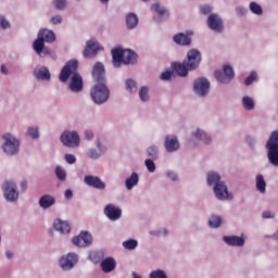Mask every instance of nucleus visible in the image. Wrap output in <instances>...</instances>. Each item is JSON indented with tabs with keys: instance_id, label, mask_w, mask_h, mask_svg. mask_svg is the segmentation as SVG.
Listing matches in <instances>:
<instances>
[{
	"instance_id": "obj_1",
	"label": "nucleus",
	"mask_w": 278,
	"mask_h": 278,
	"mask_svg": "<svg viewBox=\"0 0 278 278\" xmlns=\"http://www.w3.org/2000/svg\"><path fill=\"white\" fill-rule=\"evenodd\" d=\"M77 68H79V62L71 60L61 70L59 76L60 81L63 84H66L70 79L68 88L74 93H79L84 90V78L77 73Z\"/></svg>"
},
{
	"instance_id": "obj_2",
	"label": "nucleus",
	"mask_w": 278,
	"mask_h": 278,
	"mask_svg": "<svg viewBox=\"0 0 278 278\" xmlns=\"http://www.w3.org/2000/svg\"><path fill=\"white\" fill-rule=\"evenodd\" d=\"M55 40V33L48 28H40L37 34V39L33 42V50L39 58H47V55H51V58H55V52L51 51L49 47L45 46V42L49 45L53 43Z\"/></svg>"
},
{
	"instance_id": "obj_3",
	"label": "nucleus",
	"mask_w": 278,
	"mask_h": 278,
	"mask_svg": "<svg viewBox=\"0 0 278 278\" xmlns=\"http://www.w3.org/2000/svg\"><path fill=\"white\" fill-rule=\"evenodd\" d=\"M2 151L9 157H14V155H18L21 151V140L14 136L12 132H4L2 135Z\"/></svg>"
},
{
	"instance_id": "obj_4",
	"label": "nucleus",
	"mask_w": 278,
	"mask_h": 278,
	"mask_svg": "<svg viewBox=\"0 0 278 278\" xmlns=\"http://www.w3.org/2000/svg\"><path fill=\"white\" fill-rule=\"evenodd\" d=\"M90 98L94 105H105L110 101V88L105 83H97L90 89Z\"/></svg>"
},
{
	"instance_id": "obj_5",
	"label": "nucleus",
	"mask_w": 278,
	"mask_h": 278,
	"mask_svg": "<svg viewBox=\"0 0 278 278\" xmlns=\"http://www.w3.org/2000/svg\"><path fill=\"white\" fill-rule=\"evenodd\" d=\"M267 160L271 166L278 168V130H274L266 142Z\"/></svg>"
},
{
	"instance_id": "obj_6",
	"label": "nucleus",
	"mask_w": 278,
	"mask_h": 278,
	"mask_svg": "<svg viewBox=\"0 0 278 278\" xmlns=\"http://www.w3.org/2000/svg\"><path fill=\"white\" fill-rule=\"evenodd\" d=\"M60 142L66 149H79L81 144V137L76 130H64L60 136Z\"/></svg>"
},
{
	"instance_id": "obj_7",
	"label": "nucleus",
	"mask_w": 278,
	"mask_h": 278,
	"mask_svg": "<svg viewBox=\"0 0 278 278\" xmlns=\"http://www.w3.org/2000/svg\"><path fill=\"white\" fill-rule=\"evenodd\" d=\"M210 79L205 77H199L193 80L192 90L198 99H206L210 94Z\"/></svg>"
},
{
	"instance_id": "obj_8",
	"label": "nucleus",
	"mask_w": 278,
	"mask_h": 278,
	"mask_svg": "<svg viewBox=\"0 0 278 278\" xmlns=\"http://www.w3.org/2000/svg\"><path fill=\"white\" fill-rule=\"evenodd\" d=\"M2 192L5 201L8 203H16L18 201V187L16 186V182L12 180H5L2 184Z\"/></svg>"
},
{
	"instance_id": "obj_9",
	"label": "nucleus",
	"mask_w": 278,
	"mask_h": 278,
	"mask_svg": "<svg viewBox=\"0 0 278 278\" xmlns=\"http://www.w3.org/2000/svg\"><path fill=\"white\" fill-rule=\"evenodd\" d=\"M79 262V255L75 252H70L59 260V266L64 270V273H68L77 266V263Z\"/></svg>"
},
{
	"instance_id": "obj_10",
	"label": "nucleus",
	"mask_w": 278,
	"mask_h": 278,
	"mask_svg": "<svg viewBox=\"0 0 278 278\" xmlns=\"http://www.w3.org/2000/svg\"><path fill=\"white\" fill-rule=\"evenodd\" d=\"M213 194L217 201H233V193L229 191L227 182L222 180L217 186L213 187Z\"/></svg>"
},
{
	"instance_id": "obj_11",
	"label": "nucleus",
	"mask_w": 278,
	"mask_h": 278,
	"mask_svg": "<svg viewBox=\"0 0 278 278\" xmlns=\"http://www.w3.org/2000/svg\"><path fill=\"white\" fill-rule=\"evenodd\" d=\"M96 148H89L86 152V155L88 160H92L93 162H97V160H101L105 153H108V146L103 143L100 139H97L94 141Z\"/></svg>"
},
{
	"instance_id": "obj_12",
	"label": "nucleus",
	"mask_w": 278,
	"mask_h": 278,
	"mask_svg": "<svg viewBox=\"0 0 278 278\" xmlns=\"http://www.w3.org/2000/svg\"><path fill=\"white\" fill-rule=\"evenodd\" d=\"M184 63L187 64L189 71H197L201 64V51L190 49Z\"/></svg>"
},
{
	"instance_id": "obj_13",
	"label": "nucleus",
	"mask_w": 278,
	"mask_h": 278,
	"mask_svg": "<svg viewBox=\"0 0 278 278\" xmlns=\"http://www.w3.org/2000/svg\"><path fill=\"white\" fill-rule=\"evenodd\" d=\"M103 214L111 223H116V220H121L123 210L121 206H116V204L109 203L104 206Z\"/></svg>"
},
{
	"instance_id": "obj_14",
	"label": "nucleus",
	"mask_w": 278,
	"mask_h": 278,
	"mask_svg": "<svg viewBox=\"0 0 278 278\" xmlns=\"http://www.w3.org/2000/svg\"><path fill=\"white\" fill-rule=\"evenodd\" d=\"M163 146L167 153H177V151L181 149L179 137H177V135L174 134L166 135L164 137Z\"/></svg>"
},
{
	"instance_id": "obj_15",
	"label": "nucleus",
	"mask_w": 278,
	"mask_h": 278,
	"mask_svg": "<svg viewBox=\"0 0 278 278\" xmlns=\"http://www.w3.org/2000/svg\"><path fill=\"white\" fill-rule=\"evenodd\" d=\"M84 184L89 188H93L94 190H100L103 192L108 188V184L103 181L99 176L87 175L84 177Z\"/></svg>"
},
{
	"instance_id": "obj_16",
	"label": "nucleus",
	"mask_w": 278,
	"mask_h": 278,
	"mask_svg": "<svg viewBox=\"0 0 278 278\" xmlns=\"http://www.w3.org/2000/svg\"><path fill=\"white\" fill-rule=\"evenodd\" d=\"M207 26L208 29L212 31H215L216 34L223 33V29H225L224 23H223V17L216 13H212L207 17Z\"/></svg>"
},
{
	"instance_id": "obj_17",
	"label": "nucleus",
	"mask_w": 278,
	"mask_h": 278,
	"mask_svg": "<svg viewBox=\"0 0 278 278\" xmlns=\"http://www.w3.org/2000/svg\"><path fill=\"white\" fill-rule=\"evenodd\" d=\"M74 247H79L80 249H86L92 244V235L88 231H81L78 236L72 239Z\"/></svg>"
},
{
	"instance_id": "obj_18",
	"label": "nucleus",
	"mask_w": 278,
	"mask_h": 278,
	"mask_svg": "<svg viewBox=\"0 0 278 278\" xmlns=\"http://www.w3.org/2000/svg\"><path fill=\"white\" fill-rule=\"evenodd\" d=\"M223 240H224L225 244H227V247H235L237 249H242V247H244V244H247V236L245 235L224 236Z\"/></svg>"
},
{
	"instance_id": "obj_19",
	"label": "nucleus",
	"mask_w": 278,
	"mask_h": 278,
	"mask_svg": "<svg viewBox=\"0 0 278 278\" xmlns=\"http://www.w3.org/2000/svg\"><path fill=\"white\" fill-rule=\"evenodd\" d=\"M33 76L37 81H51V71L45 65H37L33 71Z\"/></svg>"
},
{
	"instance_id": "obj_20",
	"label": "nucleus",
	"mask_w": 278,
	"mask_h": 278,
	"mask_svg": "<svg viewBox=\"0 0 278 278\" xmlns=\"http://www.w3.org/2000/svg\"><path fill=\"white\" fill-rule=\"evenodd\" d=\"M192 30H187L186 34L184 33H177L173 36V41L175 45H178V47H190L192 45V38L190 36H193Z\"/></svg>"
},
{
	"instance_id": "obj_21",
	"label": "nucleus",
	"mask_w": 278,
	"mask_h": 278,
	"mask_svg": "<svg viewBox=\"0 0 278 278\" xmlns=\"http://www.w3.org/2000/svg\"><path fill=\"white\" fill-rule=\"evenodd\" d=\"M191 136H192V138H194V140L202 142V144H212V142L214 141L212 139V136H210V134H207V131H205V129L199 128V127L194 128L191 131Z\"/></svg>"
},
{
	"instance_id": "obj_22",
	"label": "nucleus",
	"mask_w": 278,
	"mask_h": 278,
	"mask_svg": "<svg viewBox=\"0 0 278 278\" xmlns=\"http://www.w3.org/2000/svg\"><path fill=\"white\" fill-rule=\"evenodd\" d=\"M103 50V47H101V43L97 40H89L86 43V49L84 51L85 58H94L99 51Z\"/></svg>"
},
{
	"instance_id": "obj_23",
	"label": "nucleus",
	"mask_w": 278,
	"mask_h": 278,
	"mask_svg": "<svg viewBox=\"0 0 278 278\" xmlns=\"http://www.w3.org/2000/svg\"><path fill=\"white\" fill-rule=\"evenodd\" d=\"M92 77L97 84H105V66L103 63L98 62L92 70Z\"/></svg>"
},
{
	"instance_id": "obj_24",
	"label": "nucleus",
	"mask_w": 278,
	"mask_h": 278,
	"mask_svg": "<svg viewBox=\"0 0 278 278\" xmlns=\"http://www.w3.org/2000/svg\"><path fill=\"white\" fill-rule=\"evenodd\" d=\"M205 181L206 186L213 189L215 186H218V184H222L223 177L218 172L210 170L206 173Z\"/></svg>"
},
{
	"instance_id": "obj_25",
	"label": "nucleus",
	"mask_w": 278,
	"mask_h": 278,
	"mask_svg": "<svg viewBox=\"0 0 278 278\" xmlns=\"http://www.w3.org/2000/svg\"><path fill=\"white\" fill-rule=\"evenodd\" d=\"M54 231L66 236V233H71V224L67 220H62L60 218L54 219L53 222Z\"/></svg>"
},
{
	"instance_id": "obj_26",
	"label": "nucleus",
	"mask_w": 278,
	"mask_h": 278,
	"mask_svg": "<svg viewBox=\"0 0 278 278\" xmlns=\"http://www.w3.org/2000/svg\"><path fill=\"white\" fill-rule=\"evenodd\" d=\"M172 68L178 77H188V73L192 72V70L188 68V64H186L185 61H182V63H173Z\"/></svg>"
},
{
	"instance_id": "obj_27",
	"label": "nucleus",
	"mask_w": 278,
	"mask_h": 278,
	"mask_svg": "<svg viewBox=\"0 0 278 278\" xmlns=\"http://www.w3.org/2000/svg\"><path fill=\"white\" fill-rule=\"evenodd\" d=\"M100 266L102 273H113V270H116V260H114L112 256H109L101 261Z\"/></svg>"
},
{
	"instance_id": "obj_28",
	"label": "nucleus",
	"mask_w": 278,
	"mask_h": 278,
	"mask_svg": "<svg viewBox=\"0 0 278 278\" xmlns=\"http://www.w3.org/2000/svg\"><path fill=\"white\" fill-rule=\"evenodd\" d=\"M55 205V198L51 194H43L39 198V207L49 210Z\"/></svg>"
},
{
	"instance_id": "obj_29",
	"label": "nucleus",
	"mask_w": 278,
	"mask_h": 278,
	"mask_svg": "<svg viewBox=\"0 0 278 278\" xmlns=\"http://www.w3.org/2000/svg\"><path fill=\"white\" fill-rule=\"evenodd\" d=\"M112 58H113V66L115 68H121L123 66V56H124V50L123 48H115L111 51Z\"/></svg>"
},
{
	"instance_id": "obj_30",
	"label": "nucleus",
	"mask_w": 278,
	"mask_h": 278,
	"mask_svg": "<svg viewBox=\"0 0 278 278\" xmlns=\"http://www.w3.org/2000/svg\"><path fill=\"white\" fill-rule=\"evenodd\" d=\"M140 182V176L138 173L132 172L128 178L125 179L124 186L126 190L131 191Z\"/></svg>"
},
{
	"instance_id": "obj_31",
	"label": "nucleus",
	"mask_w": 278,
	"mask_h": 278,
	"mask_svg": "<svg viewBox=\"0 0 278 278\" xmlns=\"http://www.w3.org/2000/svg\"><path fill=\"white\" fill-rule=\"evenodd\" d=\"M151 10L154 14H157L160 18H168V16H170V12H168L166 7L162 5L160 2L152 4Z\"/></svg>"
},
{
	"instance_id": "obj_32",
	"label": "nucleus",
	"mask_w": 278,
	"mask_h": 278,
	"mask_svg": "<svg viewBox=\"0 0 278 278\" xmlns=\"http://www.w3.org/2000/svg\"><path fill=\"white\" fill-rule=\"evenodd\" d=\"M25 136L29 140H40V127L37 125L28 126Z\"/></svg>"
},
{
	"instance_id": "obj_33",
	"label": "nucleus",
	"mask_w": 278,
	"mask_h": 278,
	"mask_svg": "<svg viewBox=\"0 0 278 278\" xmlns=\"http://www.w3.org/2000/svg\"><path fill=\"white\" fill-rule=\"evenodd\" d=\"M151 88L149 86H141L138 90V97L141 103H149L151 101Z\"/></svg>"
},
{
	"instance_id": "obj_34",
	"label": "nucleus",
	"mask_w": 278,
	"mask_h": 278,
	"mask_svg": "<svg viewBox=\"0 0 278 278\" xmlns=\"http://www.w3.org/2000/svg\"><path fill=\"white\" fill-rule=\"evenodd\" d=\"M139 18L134 12L126 14V27L127 29H136L138 27Z\"/></svg>"
},
{
	"instance_id": "obj_35",
	"label": "nucleus",
	"mask_w": 278,
	"mask_h": 278,
	"mask_svg": "<svg viewBox=\"0 0 278 278\" xmlns=\"http://www.w3.org/2000/svg\"><path fill=\"white\" fill-rule=\"evenodd\" d=\"M241 105L245 112H253L255 110V99L251 98V96H244L241 99Z\"/></svg>"
},
{
	"instance_id": "obj_36",
	"label": "nucleus",
	"mask_w": 278,
	"mask_h": 278,
	"mask_svg": "<svg viewBox=\"0 0 278 278\" xmlns=\"http://www.w3.org/2000/svg\"><path fill=\"white\" fill-rule=\"evenodd\" d=\"M255 188L261 194H266V180L262 174L255 176Z\"/></svg>"
},
{
	"instance_id": "obj_37",
	"label": "nucleus",
	"mask_w": 278,
	"mask_h": 278,
	"mask_svg": "<svg viewBox=\"0 0 278 278\" xmlns=\"http://www.w3.org/2000/svg\"><path fill=\"white\" fill-rule=\"evenodd\" d=\"M138 55L131 50H124L123 64H136Z\"/></svg>"
},
{
	"instance_id": "obj_38",
	"label": "nucleus",
	"mask_w": 278,
	"mask_h": 278,
	"mask_svg": "<svg viewBox=\"0 0 278 278\" xmlns=\"http://www.w3.org/2000/svg\"><path fill=\"white\" fill-rule=\"evenodd\" d=\"M125 90L128 94H136L138 92V83L134 78H127L125 80Z\"/></svg>"
},
{
	"instance_id": "obj_39",
	"label": "nucleus",
	"mask_w": 278,
	"mask_h": 278,
	"mask_svg": "<svg viewBox=\"0 0 278 278\" xmlns=\"http://www.w3.org/2000/svg\"><path fill=\"white\" fill-rule=\"evenodd\" d=\"M220 225H223V217H220V215L213 214L210 216L208 227H211V229H218Z\"/></svg>"
},
{
	"instance_id": "obj_40",
	"label": "nucleus",
	"mask_w": 278,
	"mask_h": 278,
	"mask_svg": "<svg viewBox=\"0 0 278 278\" xmlns=\"http://www.w3.org/2000/svg\"><path fill=\"white\" fill-rule=\"evenodd\" d=\"M0 29L1 31H10L12 29V22L5 14H0Z\"/></svg>"
},
{
	"instance_id": "obj_41",
	"label": "nucleus",
	"mask_w": 278,
	"mask_h": 278,
	"mask_svg": "<svg viewBox=\"0 0 278 278\" xmlns=\"http://www.w3.org/2000/svg\"><path fill=\"white\" fill-rule=\"evenodd\" d=\"M149 160H157L160 157V147L152 144L147 149Z\"/></svg>"
},
{
	"instance_id": "obj_42",
	"label": "nucleus",
	"mask_w": 278,
	"mask_h": 278,
	"mask_svg": "<svg viewBox=\"0 0 278 278\" xmlns=\"http://www.w3.org/2000/svg\"><path fill=\"white\" fill-rule=\"evenodd\" d=\"M214 77L217 81H219V84H224L225 86L231 84V80L224 74L223 71H215Z\"/></svg>"
},
{
	"instance_id": "obj_43",
	"label": "nucleus",
	"mask_w": 278,
	"mask_h": 278,
	"mask_svg": "<svg viewBox=\"0 0 278 278\" xmlns=\"http://www.w3.org/2000/svg\"><path fill=\"white\" fill-rule=\"evenodd\" d=\"M249 10L255 16H262V14H264V9H262V5L255 1L250 2Z\"/></svg>"
},
{
	"instance_id": "obj_44",
	"label": "nucleus",
	"mask_w": 278,
	"mask_h": 278,
	"mask_svg": "<svg viewBox=\"0 0 278 278\" xmlns=\"http://www.w3.org/2000/svg\"><path fill=\"white\" fill-rule=\"evenodd\" d=\"M52 8L58 12H64L68 8V0H52Z\"/></svg>"
},
{
	"instance_id": "obj_45",
	"label": "nucleus",
	"mask_w": 278,
	"mask_h": 278,
	"mask_svg": "<svg viewBox=\"0 0 278 278\" xmlns=\"http://www.w3.org/2000/svg\"><path fill=\"white\" fill-rule=\"evenodd\" d=\"M122 247L126 249V251H136L138 249V240L128 239L123 241Z\"/></svg>"
},
{
	"instance_id": "obj_46",
	"label": "nucleus",
	"mask_w": 278,
	"mask_h": 278,
	"mask_svg": "<svg viewBox=\"0 0 278 278\" xmlns=\"http://www.w3.org/2000/svg\"><path fill=\"white\" fill-rule=\"evenodd\" d=\"M223 72L227 76L228 80H230V83L233 81V78L236 77V72L233 71V67L231 65H224Z\"/></svg>"
},
{
	"instance_id": "obj_47",
	"label": "nucleus",
	"mask_w": 278,
	"mask_h": 278,
	"mask_svg": "<svg viewBox=\"0 0 278 278\" xmlns=\"http://www.w3.org/2000/svg\"><path fill=\"white\" fill-rule=\"evenodd\" d=\"M55 176L59 179V181H66V169H64V167L58 165L55 167Z\"/></svg>"
},
{
	"instance_id": "obj_48",
	"label": "nucleus",
	"mask_w": 278,
	"mask_h": 278,
	"mask_svg": "<svg viewBox=\"0 0 278 278\" xmlns=\"http://www.w3.org/2000/svg\"><path fill=\"white\" fill-rule=\"evenodd\" d=\"M149 278H168V274L164 269H155L149 274Z\"/></svg>"
},
{
	"instance_id": "obj_49",
	"label": "nucleus",
	"mask_w": 278,
	"mask_h": 278,
	"mask_svg": "<svg viewBox=\"0 0 278 278\" xmlns=\"http://www.w3.org/2000/svg\"><path fill=\"white\" fill-rule=\"evenodd\" d=\"M144 166L148 170V173H155V159H146L144 160Z\"/></svg>"
},
{
	"instance_id": "obj_50",
	"label": "nucleus",
	"mask_w": 278,
	"mask_h": 278,
	"mask_svg": "<svg viewBox=\"0 0 278 278\" xmlns=\"http://www.w3.org/2000/svg\"><path fill=\"white\" fill-rule=\"evenodd\" d=\"M257 79H258L257 72L252 71L250 75L245 78L244 84L245 86H251V84H255Z\"/></svg>"
},
{
	"instance_id": "obj_51",
	"label": "nucleus",
	"mask_w": 278,
	"mask_h": 278,
	"mask_svg": "<svg viewBox=\"0 0 278 278\" xmlns=\"http://www.w3.org/2000/svg\"><path fill=\"white\" fill-rule=\"evenodd\" d=\"M88 257H89L90 262H92V264H99V262H101V254H99V252H97V251L89 252Z\"/></svg>"
},
{
	"instance_id": "obj_52",
	"label": "nucleus",
	"mask_w": 278,
	"mask_h": 278,
	"mask_svg": "<svg viewBox=\"0 0 278 278\" xmlns=\"http://www.w3.org/2000/svg\"><path fill=\"white\" fill-rule=\"evenodd\" d=\"M165 177L169 179V181H174V182L179 181V175H177L176 172L170 169L165 172Z\"/></svg>"
},
{
	"instance_id": "obj_53",
	"label": "nucleus",
	"mask_w": 278,
	"mask_h": 278,
	"mask_svg": "<svg viewBox=\"0 0 278 278\" xmlns=\"http://www.w3.org/2000/svg\"><path fill=\"white\" fill-rule=\"evenodd\" d=\"M235 12L237 16H247V14H249V9L243 5H238L235 8Z\"/></svg>"
},
{
	"instance_id": "obj_54",
	"label": "nucleus",
	"mask_w": 278,
	"mask_h": 278,
	"mask_svg": "<svg viewBox=\"0 0 278 278\" xmlns=\"http://www.w3.org/2000/svg\"><path fill=\"white\" fill-rule=\"evenodd\" d=\"M172 78L173 72L170 70H167L160 75L161 81H170Z\"/></svg>"
},
{
	"instance_id": "obj_55",
	"label": "nucleus",
	"mask_w": 278,
	"mask_h": 278,
	"mask_svg": "<svg viewBox=\"0 0 278 278\" xmlns=\"http://www.w3.org/2000/svg\"><path fill=\"white\" fill-rule=\"evenodd\" d=\"M63 21H64V17H62V15L60 14H56L50 17L51 25H62Z\"/></svg>"
},
{
	"instance_id": "obj_56",
	"label": "nucleus",
	"mask_w": 278,
	"mask_h": 278,
	"mask_svg": "<svg viewBox=\"0 0 278 278\" xmlns=\"http://www.w3.org/2000/svg\"><path fill=\"white\" fill-rule=\"evenodd\" d=\"M64 160H65L66 164H70V165L77 163V156H75V154L66 153L64 155Z\"/></svg>"
},
{
	"instance_id": "obj_57",
	"label": "nucleus",
	"mask_w": 278,
	"mask_h": 278,
	"mask_svg": "<svg viewBox=\"0 0 278 278\" xmlns=\"http://www.w3.org/2000/svg\"><path fill=\"white\" fill-rule=\"evenodd\" d=\"M276 216H277V213H275L273 211H264L262 213V218H265V219L275 218Z\"/></svg>"
},
{
	"instance_id": "obj_58",
	"label": "nucleus",
	"mask_w": 278,
	"mask_h": 278,
	"mask_svg": "<svg viewBox=\"0 0 278 278\" xmlns=\"http://www.w3.org/2000/svg\"><path fill=\"white\" fill-rule=\"evenodd\" d=\"M155 236L157 238H166V236H168V229L160 228L159 230L155 231Z\"/></svg>"
},
{
	"instance_id": "obj_59",
	"label": "nucleus",
	"mask_w": 278,
	"mask_h": 278,
	"mask_svg": "<svg viewBox=\"0 0 278 278\" xmlns=\"http://www.w3.org/2000/svg\"><path fill=\"white\" fill-rule=\"evenodd\" d=\"M84 136L87 142H92V140H94V132H92V130H85Z\"/></svg>"
},
{
	"instance_id": "obj_60",
	"label": "nucleus",
	"mask_w": 278,
	"mask_h": 278,
	"mask_svg": "<svg viewBox=\"0 0 278 278\" xmlns=\"http://www.w3.org/2000/svg\"><path fill=\"white\" fill-rule=\"evenodd\" d=\"M212 10H213V8H212V5H210V4H204V5H202V7L200 8V12H201L202 14H211Z\"/></svg>"
},
{
	"instance_id": "obj_61",
	"label": "nucleus",
	"mask_w": 278,
	"mask_h": 278,
	"mask_svg": "<svg viewBox=\"0 0 278 278\" xmlns=\"http://www.w3.org/2000/svg\"><path fill=\"white\" fill-rule=\"evenodd\" d=\"M64 197L65 199H73V190L71 189L65 190Z\"/></svg>"
},
{
	"instance_id": "obj_62",
	"label": "nucleus",
	"mask_w": 278,
	"mask_h": 278,
	"mask_svg": "<svg viewBox=\"0 0 278 278\" xmlns=\"http://www.w3.org/2000/svg\"><path fill=\"white\" fill-rule=\"evenodd\" d=\"M20 188L22 190V192H26L27 191V180H24L21 182Z\"/></svg>"
},
{
	"instance_id": "obj_63",
	"label": "nucleus",
	"mask_w": 278,
	"mask_h": 278,
	"mask_svg": "<svg viewBox=\"0 0 278 278\" xmlns=\"http://www.w3.org/2000/svg\"><path fill=\"white\" fill-rule=\"evenodd\" d=\"M5 257H7V260H12V257H14V253L12 251L8 250L5 252Z\"/></svg>"
},
{
	"instance_id": "obj_64",
	"label": "nucleus",
	"mask_w": 278,
	"mask_h": 278,
	"mask_svg": "<svg viewBox=\"0 0 278 278\" xmlns=\"http://www.w3.org/2000/svg\"><path fill=\"white\" fill-rule=\"evenodd\" d=\"M131 277L132 278H144V277H142V275H140V274L136 273V271H131Z\"/></svg>"
}]
</instances>
